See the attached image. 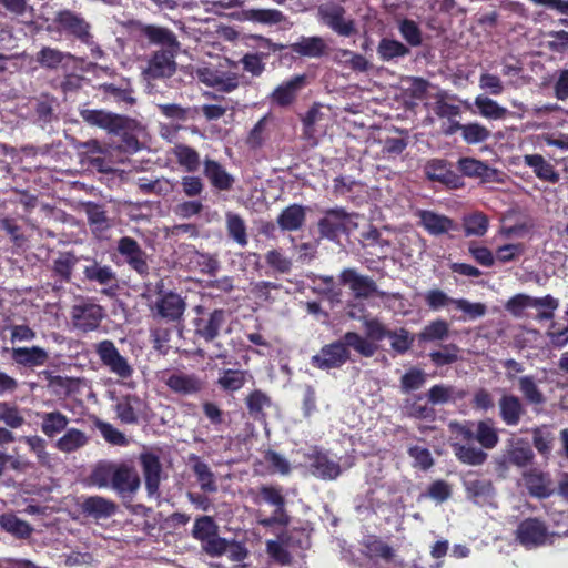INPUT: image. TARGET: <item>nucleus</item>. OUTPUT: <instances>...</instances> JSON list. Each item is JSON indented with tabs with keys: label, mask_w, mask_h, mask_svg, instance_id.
Listing matches in <instances>:
<instances>
[{
	"label": "nucleus",
	"mask_w": 568,
	"mask_h": 568,
	"mask_svg": "<svg viewBox=\"0 0 568 568\" xmlns=\"http://www.w3.org/2000/svg\"><path fill=\"white\" fill-rule=\"evenodd\" d=\"M193 471L196 475L197 481L204 491H216L217 487L214 480V475L205 463L195 459Z\"/></svg>",
	"instance_id": "nucleus-57"
},
{
	"label": "nucleus",
	"mask_w": 568,
	"mask_h": 568,
	"mask_svg": "<svg viewBox=\"0 0 568 568\" xmlns=\"http://www.w3.org/2000/svg\"><path fill=\"white\" fill-rule=\"evenodd\" d=\"M165 385L174 393L182 396H190L200 393L203 388V381L195 374L172 373L165 381Z\"/></svg>",
	"instance_id": "nucleus-14"
},
{
	"label": "nucleus",
	"mask_w": 568,
	"mask_h": 568,
	"mask_svg": "<svg viewBox=\"0 0 568 568\" xmlns=\"http://www.w3.org/2000/svg\"><path fill=\"white\" fill-rule=\"evenodd\" d=\"M94 351L101 362V364L108 368V371L116 376L119 381L129 387H133V384L129 382L134 375V368L130 364L129 359L124 357L115 344L110 339H103L94 345Z\"/></svg>",
	"instance_id": "nucleus-1"
},
{
	"label": "nucleus",
	"mask_w": 568,
	"mask_h": 568,
	"mask_svg": "<svg viewBox=\"0 0 568 568\" xmlns=\"http://www.w3.org/2000/svg\"><path fill=\"white\" fill-rule=\"evenodd\" d=\"M118 251L125 258L126 263L140 275L148 274L149 266L146 263V254L135 240L129 236L120 239Z\"/></svg>",
	"instance_id": "nucleus-12"
},
{
	"label": "nucleus",
	"mask_w": 568,
	"mask_h": 568,
	"mask_svg": "<svg viewBox=\"0 0 568 568\" xmlns=\"http://www.w3.org/2000/svg\"><path fill=\"white\" fill-rule=\"evenodd\" d=\"M334 60L338 64L356 72H365L371 67V63L365 57L346 49L337 50Z\"/></svg>",
	"instance_id": "nucleus-42"
},
{
	"label": "nucleus",
	"mask_w": 568,
	"mask_h": 568,
	"mask_svg": "<svg viewBox=\"0 0 568 568\" xmlns=\"http://www.w3.org/2000/svg\"><path fill=\"white\" fill-rule=\"evenodd\" d=\"M112 488L120 494H133L141 485L140 477L133 466L126 463L115 464Z\"/></svg>",
	"instance_id": "nucleus-17"
},
{
	"label": "nucleus",
	"mask_w": 568,
	"mask_h": 568,
	"mask_svg": "<svg viewBox=\"0 0 568 568\" xmlns=\"http://www.w3.org/2000/svg\"><path fill=\"white\" fill-rule=\"evenodd\" d=\"M0 526L7 532H10L13 536L19 537V538H26L32 531V528L30 527V525L27 521L19 519L17 516H14L12 514L2 515L0 517Z\"/></svg>",
	"instance_id": "nucleus-50"
},
{
	"label": "nucleus",
	"mask_w": 568,
	"mask_h": 568,
	"mask_svg": "<svg viewBox=\"0 0 568 568\" xmlns=\"http://www.w3.org/2000/svg\"><path fill=\"white\" fill-rule=\"evenodd\" d=\"M305 78L296 75L278 85L272 93V101L281 106L291 104L297 91L303 87Z\"/></svg>",
	"instance_id": "nucleus-29"
},
{
	"label": "nucleus",
	"mask_w": 568,
	"mask_h": 568,
	"mask_svg": "<svg viewBox=\"0 0 568 568\" xmlns=\"http://www.w3.org/2000/svg\"><path fill=\"white\" fill-rule=\"evenodd\" d=\"M143 403L136 395H125L118 399L115 412L124 424H134L139 419Z\"/></svg>",
	"instance_id": "nucleus-23"
},
{
	"label": "nucleus",
	"mask_w": 568,
	"mask_h": 568,
	"mask_svg": "<svg viewBox=\"0 0 568 568\" xmlns=\"http://www.w3.org/2000/svg\"><path fill=\"white\" fill-rule=\"evenodd\" d=\"M39 416L41 418V430L48 437L60 434L69 424V418L59 410L42 413Z\"/></svg>",
	"instance_id": "nucleus-36"
},
{
	"label": "nucleus",
	"mask_w": 568,
	"mask_h": 568,
	"mask_svg": "<svg viewBox=\"0 0 568 568\" xmlns=\"http://www.w3.org/2000/svg\"><path fill=\"white\" fill-rule=\"evenodd\" d=\"M174 154L179 164L187 172H195L199 169L200 155L194 149L180 144L174 148Z\"/></svg>",
	"instance_id": "nucleus-52"
},
{
	"label": "nucleus",
	"mask_w": 568,
	"mask_h": 568,
	"mask_svg": "<svg viewBox=\"0 0 568 568\" xmlns=\"http://www.w3.org/2000/svg\"><path fill=\"white\" fill-rule=\"evenodd\" d=\"M83 274L88 281L97 282L100 285H110L115 281V273L109 265H101L97 261H91L83 268Z\"/></svg>",
	"instance_id": "nucleus-38"
},
{
	"label": "nucleus",
	"mask_w": 568,
	"mask_h": 568,
	"mask_svg": "<svg viewBox=\"0 0 568 568\" xmlns=\"http://www.w3.org/2000/svg\"><path fill=\"white\" fill-rule=\"evenodd\" d=\"M454 305L457 310L462 311L468 320L483 317L487 312L485 304L473 303L465 298H458L454 301Z\"/></svg>",
	"instance_id": "nucleus-64"
},
{
	"label": "nucleus",
	"mask_w": 568,
	"mask_h": 568,
	"mask_svg": "<svg viewBox=\"0 0 568 568\" xmlns=\"http://www.w3.org/2000/svg\"><path fill=\"white\" fill-rule=\"evenodd\" d=\"M306 210L298 204L285 207L277 217V224L283 231H297L305 223Z\"/></svg>",
	"instance_id": "nucleus-26"
},
{
	"label": "nucleus",
	"mask_w": 568,
	"mask_h": 568,
	"mask_svg": "<svg viewBox=\"0 0 568 568\" xmlns=\"http://www.w3.org/2000/svg\"><path fill=\"white\" fill-rule=\"evenodd\" d=\"M510 463L518 467H524L534 458V452L527 443L518 442L508 452Z\"/></svg>",
	"instance_id": "nucleus-59"
},
{
	"label": "nucleus",
	"mask_w": 568,
	"mask_h": 568,
	"mask_svg": "<svg viewBox=\"0 0 568 568\" xmlns=\"http://www.w3.org/2000/svg\"><path fill=\"white\" fill-rule=\"evenodd\" d=\"M326 44L320 37L302 38L292 44V51L308 58H318L324 54Z\"/></svg>",
	"instance_id": "nucleus-41"
},
{
	"label": "nucleus",
	"mask_w": 568,
	"mask_h": 568,
	"mask_svg": "<svg viewBox=\"0 0 568 568\" xmlns=\"http://www.w3.org/2000/svg\"><path fill=\"white\" fill-rule=\"evenodd\" d=\"M427 396L428 400L433 405H443L462 399L465 396V393L463 390L457 389L454 386L439 384L434 385L428 390Z\"/></svg>",
	"instance_id": "nucleus-37"
},
{
	"label": "nucleus",
	"mask_w": 568,
	"mask_h": 568,
	"mask_svg": "<svg viewBox=\"0 0 568 568\" xmlns=\"http://www.w3.org/2000/svg\"><path fill=\"white\" fill-rule=\"evenodd\" d=\"M426 174L433 181L442 183H450L454 179V173L447 168V163L443 160H433L426 165Z\"/></svg>",
	"instance_id": "nucleus-55"
},
{
	"label": "nucleus",
	"mask_w": 568,
	"mask_h": 568,
	"mask_svg": "<svg viewBox=\"0 0 568 568\" xmlns=\"http://www.w3.org/2000/svg\"><path fill=\"white\" fill-rule=\"evenodd\" d=\"M163 283L160 281L155 288L159 290V297L154 302V310L163 317L171 321L180 318L185 310V303L179 294L173 292L162 293Z\"/></svg>",
	"instance_id": "nucleus-11"
},
{
	"label": "nucleus",
	"mask_w": 568,
	"mask_h": 568,
	"mask_svg": "<svg viewBox=\"0 0 568 568\" xmlns=\"http://www.w3.org/2000/svg\"><path fill=\"white\" fill-rule=\"evenodd\" d=\"M142 34L149 39L153 44H159L165 49H178L179 42L175 36L166 28L156 26H144Z\"/></svg>",
	"instance_id": "nucleus-35"
},
{
	"label": "nucleus",
	"mask_w": 568,
	"mask_h": 568,
	"mask_svg": "<svg viewBox=\"0 0 568 568\" xmlns=\"http://www.w3.org/2000/svg\"><path fill=\"white\" fill-rule=\"evenodd\" d=\"M500 417L508 426H515L519 423L524 407L518 397L514 395H504L499 400Z\"/></svg>",
	"instance_id": "nucleus-31"
},
{
	"label": "nucleus",
	"mask_w": 568,
	"mask_h": 568,
	"mask_svg": "<svg viewBox=\"0 0 568 568\" xmlns=\"http://www.w3.org/2000/svg\"><path fill=\"white\" fill-rule=\"evenodd\" d=\"M247 20L263 24H276L284 20V16L276 9H250L244 12Z\"/></svg>",
	"instance_id": "nucleus-53"
},
{
	"label": "nucleus",
	"mask_w": 568,
	"mask_h": 568,
	"mask_svg": "<svg viewBox=\"0 0 568 568\" xmlns=\"http://www.w3.org/2000/svg\"><path fill=\"white\" fill-rule=\"evenodd\" d=\"M0 420L11 428H19L24 423V417L16 406L0 402Z\"/></svg>",
	"instance_id": "nucleus-63"
},
{
	"label": "nucleus",
	"mask_w": 568,
	"mask_h": 568,
	"mask_svg": "<svg viewBox=\"0 0 568 568\" xmlns=\"http://www.w3.org/2000/svg\"><path fill=\"white\" fill-rule=\"evenodd\" d=\"M115 464L111 462H100L90 475V481L92 485L99 488L112 487L113 474L115 470Z\"/></svg>",
	"instance_id": "nucleus-47"
},
{
	"label": "nucleus",
	"mask_w": 568,
	"mask_h": 568,
	"mask_svg": "<svg viewBox=\"0 0 568 568\" xmlns=\"http://www.w3.org/2000/svg\"><path fill=\"white\" fill-rule=\"evenodd\" d=\"M517 540L526 548L544 546L550 539L545 524L536 518L525 519L516 530Z\"/></svg>",
	"instance_id": "nucleus-7"
},
{
	"label": "nucleus",
	"mask_w": 568,
	"mask_h": 568,
	"mask_svg": "<svg viewBox=\"0 0 568 568\" xmlns=\"http://www.w3.org/2000/svg\"><path fill=\"white\" fill-rule=\"evenodd\" d=\"M453 448L457 459L467 465L479 466L487 459V454L475 446L455 443Z\"/></svg>",
	"instance_id": "nucleus-40"
},
{
	"label": "nucleus",
	"mask_w": 568,
	"mask_h": 568,
	"mask_svg": "<svg viewBox=\"0 0 568 568\" xmlns=\"http://www.w3.org/2000/svg\"><path fill=\"white\" fill-rule=\"evenodd\" d=\"M458 171L471 179H480L483 182H491L496 179L497 170L475 158H460L457 162Z\"/></svg>",
	"instance_id": "nucleus-20"
},
{
	"label": "nucleus",
	"mask_w": 568,
	"mask_h": 568,
	"mask_svg": "<svg viewBox=\"0 0 568 568\" xmlns=\"http://www.w3.org/2000/svg\"><path fill=\"white\" fill-rule=\"evenodd\" d=\"M193 77L203 84L223 92H232L239 84V75L235 72H225L210 65H200L193 70Z\"/></svg>",
	"instance_id": "nucleus-3"
},
{
	"label": "nucleus",
	"mask_w": 568,
	"mask_h": 568,
	"mask_svg": "<svg viewBox=\"0 0 568 568\" xmlns=\"http://www.w3.org/2000/svg\"><path fill=\"white\" fill-rule=\"evenodd\" d=\"M324 114L321 112L318 104H314L302 118L303 133L307 139H314L317 132V125L323 120Z\"/></svg>",
	"instance_id": "nucleus-58"
},
{
	"label": "nucleus",
	"mask_w": 568,
	"mask_h": 568,
	"mask_svg": "<svg viewBox=\"0 0 568 568\" xmlns=\"http://www.w3.org/2000/svg\"><path fill=\"white\" fill-rule=\"evenodd\" d=\"M559 307V301L552 295H545L542 297H534L532 296V305L531 308H536L539 311L537 318L539 321H548L552 320L555 316V311Z\"/></svg>",
	"instance_id": "nucleus-51"
},
{
	"label": "nucleus",
	"mask_w": 568,
	"mask_h": 568,
	"mask_svg": "<svg viewBox=\"0 0 568 568\" xmlns=\"http://www.w3.org/2000/svg\"><path fill=\"white\" fill-rule=\"evenodd\" d=\"M357 217L356 214L347 213L341 207L331 209L318 221L320 233L323 237L335 241L341 234L349 233L357 227Z\"/></svg>",
	"instance_id": "nucleus-2"
},
{
	"label": "nucleus",
	"mask_w": 568,
	"mask_h": 568,
	"mask_svg": "<svg viewBox=\"0 0 568 568\" xmlns=\"http://www.w3.org/2000/svg\"><path fill=\"white\" fill-rule=\"evenodd\" d=\"M103 317V308L93 302L82 301L72 306L71 318L73 326L82 332L97 329Z\"/></svg>",
	"instance_id": "nucleus-5"
},
{
	"label": "nucleus",
	"mask_w": 568,
	"mask_h": 568,
	"mask_svg": "<svg viewBox=\"0 0 568 568\" xmlns=\"http://www.w3.org/2000/svg\"><path fill=\"white\" fill-rule=\"evenodd\" d=\"M36 60L42 68L57 70L67 68L73 60V55L55 48L44 47L37 53Z\"/></svg>",
	"instance_id": "nucleus-24"
},
{
	"label": "nucleus",
	"mask_w": 568,
	"mask_h": 568,
	"mask_svg": "<svg viewBox=\"0 0 568 568\" xmlns=\"http://www.w3.org/2000/svg\"><path fill=\"white\" fill-rule=\"evenodd\" d=\"M306 465L311 473L322 479L332 480L341 474L338 463L317 447L311 448L304 454Z\"/></svg>",
	"instance_id": "nucleus-6"
},
{
	"label": "nucleus",
	"mask_w": 568,
	"mask_h": 568,
	"mask_svg": "<svg viewBox=\"0 0 568 568\" xmlns=\"http://www.w3.org/2000/svg\"><path fill=\"white\" fill-rule=\"evenodd\" d=\"M341 282L347 285L354 295L359 298H367L377 290L371 277L361 275L353 268H346L342 272Z\"/></svg>",
	"instance_id": "nucleus-18"
},
{
	"label": "nucleus",
	"mask_w": 568,
	"mask_h": 568,
	"mask_svg": "<svg viewBox=\"0 0 568 568\" xmlns=\"http://www.w3.org/2000/svg\"><path fill=\"white\" fill-rule=\"evenodd\" d=\"M467 498L479 506L490 505L495 491L493 485L486 479L465 478L463 481Z\"/></svg>",
	"instance_id": "nucleus-21"
},
{
	"label": "nucleus",
	"mask_w": 568,
	"mask_h": 568,
	"mask_svg": "<svg viewBox=\"0 0 568 568\" xmlns=\"http://www.w3.org/2000/svg\"><path fill=\"white\" fill-rule=\"evenodd\" d=\"M226 314L223 310L213 311L207 320H201L197 324V333L206 341L214 339L224 325Z\"/></svg>",
	"instance_id": "nucleus-34"
},
{
	"label": "nucleus",
	"mask_w": 568,
	"mask_h": 568,
	"mask_svg": "<svg viewBox=\"0 0 568 568\" xmlns=\"http://www.w3.org/2000/svg\"><path fill=\"white\" fill-rule=\"evenodd\" d=\"M88 443L89 436L84 432L78 428H69L55 442V447L62 453H73L84 447Z\"/></svg>",
	"instance_id": "nucleus-33"
},
{
	"label": "nucleus",
	"mask_w": 568,
	"mask_h": 568,
	"mask_svg": "<svg viewBox=\"0 0 568 568\" xmlns=\"http://www.w3.org/2000/svg\"><path fill=\"white\" fill-rule=\"evenodd\" d=\"M518 388L525 397L526 402L532 405H541L546 402V397L539 389L532 376H521L518 379Z\"/></svg>",
	"instance_id": "nucleus-46"
},
{
	"label": "nucleus",
	"mask_w": 568,
	"mask_h": 568,
	"mask_svg": "<svg viewBox=\"0 0 568 568\" xmlns=\"http://www.w3.org/2000/svg\"><path fill=\"white\" fill-rule=\"evenodd\" d=\"M523 477L530 495L538 498H546L554 493V485L549 474L532 468L525 471Z\"/></svg>",
	"instance_id": "nucleus-19"
},
{
	"label": "nucleus",
	"mask_w": 568,
	"mask_h": 568,
	"mask_svg": "<svg viewBox=\"0 0 568 568\" xmlns=\"http://www.w3.org/2000/svg\"><path fill=\"white\" fill-rule=\"evenodd\" d=\"M463 225L466 236H483L488 230L489 221L485 214L476 212L465 216Z\"/></svg>",
	"instance_id": "nucleus-49"
},
{
	"label": "nucleus",
	"mask_w": 568,
	"mask_h": 568,
	"mask_svg": "<svg viewBox=\"0 0 568 568\" xmlns=\"http://www.w3.org/2000/svg\"><path fill=\"white\" fill-rule=\"evenodd\" d=\"M449 326L447 322L437 320L430 322L419 333V339L425 342L444 341L448 337Z\"/></svg>",
	"instance_id": "nucleus-54"
},
{
	"label": "nucleus",
	"mask_w": 568,
	"mask_h": 568,
	"mask_svg": "<svg viewBox=\"0 0 568 568\" xmlns=\"http://www.w3.org/2000/svg\"><path fill=\"white\" fill-rule=\"evenodd\" d=\"M420 225L432 235L438 236L458 230L457 223L444 214L429 210L417 212Z\"/></svg>",
	"instance_id": "nucleus-16"
},
{
	"label": "nucleus",
	"mask_w": 568,
	"mask_h": 568,
	"mask_svg": "<svg viewBox=\"0 0 568 568\" xmlns=\"http://www.w3.org/2000/svg\"><path fill=\"white\" fill-rule=\"evenodd\" d=\"M176 50L164 49L155 52L145 69L146 77L152 79L171 77L175 71L174 55Z\"/></svg>",
	"instance_id": "nucleus-13"
},
{
	"label": "nucleus",
	"mask_w": 568,
	"mask_h": 568,
	"mask_svg": "<svg viewBox=\"0 0 568 568\" xmlns=\"http://www.w3.org/2000/svg\"><path fill=\"white\" fill-rule=\"evenodd\" d=\"M349 358V351L342 341L327 344L311 359L312 365L321 369H332L343 366Z\"/></svg>",
	"instance_id": "nucleus-8"
},
{
	"label": "nucleus",
	"mask_w": 568,
	"mask_h": 568,
	"mask_svg": "<svg viewBox=\"0 0 568 568\" xmlns=\"http://www.w3.org/2000/svg\"><path fill=\"white\" fill-rule=\"evenodd\" d=\"M341 341L345 345V348H353L364 357H371L377 351V346L373 342L355 332H347Z\"/></svg>",
	"instance_id": "nucleus-39"
},
{
	"label": "nucleus",
	"mask_w": 568,
	"mask_h": 568,
	"mask_svg": "<svg viewBox=\"0 0 568 568\" xmlns=\"http://www.w3.org/2000/svg\"><path fill=\"white\" fill-rule=\"evenodd\" d=\"M426 382V374L418 368H410L400 378V387L404 393L419 389Z\"/></svg>",
	"instance_id": "nucleus-60"
},
{
	"label": "nucleus",
	"mask_w": 568,
	"mask_h": 568,
	"mask_svg": "<svg viewBox=\"0 0 568 568\" xmlns=\"http://www.w3.org/2000/svg\"><path fill=\"white\" fill-rule=\"evenodd\" d=\"M245 402L248 413L254 419H262L265 410L272 406L271 398L260 389L252 392Z\"/></svg>",
	"instance_id": "nucleus-48"
},
{
	"label": "nucleus",
	"mask_w": 568,
	"mask_h": 568,
	"mask_svg": "<svg viewBox=\"0 0 568 568\" xmlns=\"http://www.w3.org/2000/svg\"><path fill=\"white\" fill-rule=\"evenodd\" d=\"M82 511L94 519H105L115 511V505L100 496L88 497L81 505Z\"/></svg>",
	"instance_id": "nucleus-28"
},
{
	"label": "nucleus",
	"mask_w": 568,
	"mask_h": 568,
	"mask_svg": "<svg viewBox=\"0 0 568 568\" xmlns=\"http://www.w3.org/2000/svg\"><path fill=\"white\" fill-rule=\"evenodd\" d=\"M408 53V47L394 39L383 38L377 45V54L382 61L406 57Z\"/></svg>",
	"instance_id": "nucleus-44"
},
{
	"label": "nucleus",
	"mask_w": 568,
	"mask_h": 568,
	"mask_svg": "<svg viewBox=\"0 0 568 568\" xmlns=\"http://www.w3.org/2000/svg\"><path fill=\"white\" fill-rule=\"evenodd\" d=\"M225 226L227 235L241 247L248 243L247 227L245 221L234 212L225 213Z\"/></svg>",
	"instance_id": "nucleus-32"
},
{
	"label": "nucleus",
	"mask_w": 568,
	"mask_h": 568,
	"mask_svg": "<svg viewBox=\"0 0 568 568\" xmlns=\"http://www.w3.org/2000/svg\"><path fill=\"white\" fill-rule=\"evenodd\" d=\"M462 136L468 144H478L489 139L490 131L483 124L473 122L463 126Z\"/></svg>",
	"instance_id": "nucleus-56"
},
{
	"label": "nucleus",
	"mask_w": 568,
	"mask_h": 568,
	"mask_svg": "<svg viewBox=\"0 0 568 568\" xmlns=\"http://www.w3.org/2000/svg\"><path fill=\"white\" fill-rule=\"evenodd\" d=\"M11 357L19 365L38 367L45 365L49 359V353L39 346L13 347Z\"/></svg>",
	"instance_id": "nucleus-22"
},
{
	"label": "nucleus",
	"mask_w": 568,
	"mask_h": 568,
	"mask_svg": "<svg viewBox=\"0 0 568 568\" xmlns=\"http://www.w3.org/2000/svg\"><path fill=\"white\" fill-rule=\"evenodd\" d=\"M145 488L150 498L158 499L160 497L159 487L161 481L162 466L159 457L150 452L142 453L139 457Z\"/></svg>",
	"instance_id": "nucleus-10"
},
{
	"label": "nucleus",
	"mask_w": 568,
	"mask_h": 568,
	"mask_svg": "<svg viewBox=\"0 0 568 568\" xmlns=\"http://www.w3.org/2000/svg\"><path fill=\"white\" fill-rule=\"evenodd\" d=\"M476 439L483 448L493 449L499 442L498 432L491 420H481L476 424L474 433Z\"/></svg>",
	"instance_id": "nucleus-43"
},
{
	"label": "nucleus",
	"mask_w": 568,
	"mask_h": 568,
	"mask_svg": "<svg viewBox=\"0 0 568 568\" xmlns=\"http://www.w3.org/2000/svg\"><path fill=\"white\" fill-rule=\"evenodd\" d=\"M95 426L108 443L116 446L128 445L129 442L125 435L115 427H113L111 424L102 420H97Z\"/></svg>",
	"instance_id": "nucleus-62"
},
{
	"label": "nucleus",
	"mask_w": 568,
	"mask_h": 568,
	"mask_svg": "<svg viewBox=\"0 0 568 568\" xmlns=\"http://www.w3.org/2000/svg\"><path fill=\"white\" fill-rule=\"evenodd\" d=\"M532 296L519 293L510 297L505 304V308L514 317H523L526 308H531Z\"/></svg>",
	"instance_id": "nucleus-61"
},
{
	"label": "nucleus",
	"mask_w": 568,
	"mask_h": 568,
	"mask_svg": "<svg viewBox=\"0 0 568 568\" xmlns=\"http://www.w3.org/2000/svg\"><path fill=\"white\" fill-rule=\"evenodd\" d=\"M252 376L243 369H221L216 384L225 392H236L241 389Z\"/></svg>",
	"instance_id": "nucleus-30"
},
{
	"label": "nucleus",
	"mask_w": 568,
	"mask_h": 568,
	"mask_svg": "<svg viewBox=\"0 0 568 568\" xmlns=\"http://www.w3.org/2000/svg\"><path fill=\"white\" fill-rule=\"evenodd\" d=\"M474 104L478 109L479 114L486 119L500 120L507 114L506 108L499 105L495 100L485 95L476 97Z\"/></svg>",
	"instance_id": "nucleus-45"
},
{
	"label": "nucleus",
	"mask_w": 568,
	"mask_h": 568,
	"mask_svg": "<svg viewBox=\"0 0 568 568\" xmlns=\"http://www.w3.org/2000/svg\"><path fill=\"white\" fill-rule=\"evenodd\" d=\"M204 174L211 184L221 191H227L232 187L234 179L226 170L213 160L204 162Z\"/></svg>",
	"instance_id": "nucleus-27"
},
{
	"label": "nucleus",
	"mask_w": 568,
	"mask_h": 568,
	"mask_svg": "<svg viewBox=\"0 0 568 568\" xmlns=\"http://www.w3.org/2000/svg\"><path fill=\"white\" fill-rule=\"evenodd\" d=\"M54 22L60 31L67 32L80 39L82 42L90 40V27L78 14L71 11H61L57 14Z\"/></svg>",
	"instance_id": "nucleus-15"
},
{
	"label": "nucleus",
	"mask_w": 568,
	"mask_h": 568,
	"mask_svg": "<svg viewBox=\"0 0 568 568\" xmlns=\"http://www.w3.org/2000/svg\"><path fill=\"white\" fill-rule=\"evenodd\" d=\"M525 165L532 169L536 176L540 180L556 183L559 181V174L554 166L540 154L524 155Z\"/></svg>",
	"instance_id": "nucleus-25"
},
{
	"label": "nucleus",
	"mask_w": 568,
	"mask_h": 568,
	"mask_svg": "<svg viewBox=\"0 0 568 568\" xmlns=\"http://www.w3.org/2000/svg\"><path fill=\"white\" fill-rule=\"evenodd\" d=\"M320 20L342 37H351L356 32L355 22L346 17L345 9L339 4L325 3L318 8Z\"/></svg>",
	"instance_id": "nucleus-4"
},
{
	"label": "nucleus",
	"mask_w": 568,
	"mask_h": 568,
	"mask_svg": "<svg viewBox=\"0 0 568 568\" xmlns=\"http://www.w3.org/2000/svg\"><path fill=\"white\" fill-rule=\"evenodd\" d=\"M80 115L90 125L101 128L109 133H120L125 129V118L104 110L83 109Z\"/></svg>",
	"instance_id": "nucleus-9"
}]
</instances>
